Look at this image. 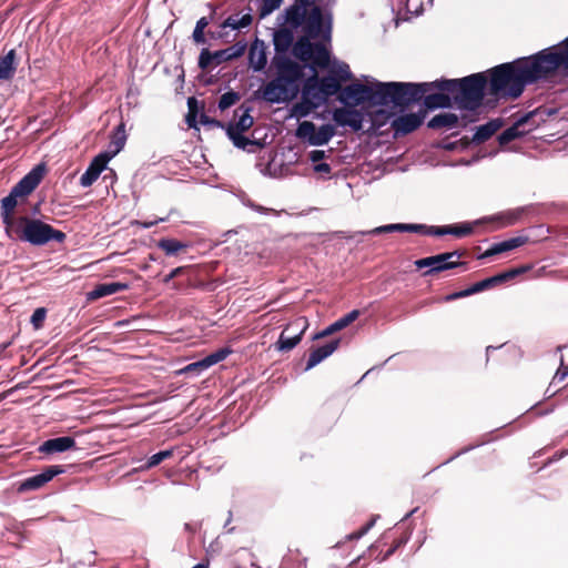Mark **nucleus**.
<instances>
[{"label":"nucleus","mask_w":568,"mask_h":568,"mask_svg":"<svg viewBox=\"0 0 568 568\" xmlns=\"http://www.w3.org/2000/svg\"><path fill=\"white\" fill-rule=\"evenodd\" d=\"M239 100H240V94L237 92H233V91L226 92V93L222 94L219 100V109L224 111V110L231 108L232 105H234Z\"/></svg>","instance_id":"obj_45"},{"label":"nucleus","mask_w":568,"mask_h":568,"mask_svg":"<svg viewBox=\"0 0 568 568\" xmlns=\"http://www.w3.org/2000/svg\"><path fill=\"white\" fill-rule=\"evenodd\" d=\"M544 79L537 54H534L493 68L489 72L488 93L499 99H517L527 84Z\"/></svg>","instance_id":"obj_2"},{"label":"nucleus","mask_w":568,"mask_h":568,"mask_svg":"<svg viewBox=\"0 0 568 568\" xmlns=\"http://www.w3.org/2000/svg\"><path fill=\"white\" fill-rule=\"evenodd\" d=\"M172 456H173L172 449L161 450V452L154 454L153 456L149 457L146 464L141 466V470L142 471L150 470V469L159 466L161 463L172 458Z\"/></svg>","instance_id":"obj_36"},{"label":"nucleus","mask_w":568,"mask_h":568,"mask_svg":"<svg viewBox=\"0 0 568 568\" xmlns=\"http://www.w3.org/2000/svg\"><path fill=\"white\" fill-rule=\"evenodd\" d=\"M527 242H528V237L527 236H516V237H513V239H509V240L496 243V244L491 245L481 255V257L483 258L484 257H489V256H493V255H497V254H500V253H504V252H508V251L515 250V248L526 244Z\"/></svg>","instance_id":"obj_21"},{"label":"nucleus","mask_w":568,"mask_h":568,"mask_svg":"<svg viewBox=\"0 0 568 568\" xmlns=\"http://www.w3.org/2000/svg\"><path fill=\"white\" fill-rule=\"evenodd\" d=\"M158 246L165 252L166 255H175L180 251L185 250L187 245L174 239H161Z\"/></svg>","instance_id":"obj_33"},{"label":"nucleus","mask_w":568,"mask_h":568,"mask_svg":"<svg viewBox=\"0 0 568 568\" xmlns=\"http://www.w3.org/2000/svg\"><path fill=\"white\" fill-rule=\"evenodd\" d=\"M250 65L254 71H262L266 63V53L263 48L257 47L256 44L252 45L248 53Z\"/></svg>","instance_id":"obj_27"},{"label":"nucleus","mask_w":568,"mask_h":568,"mask_svg":"<svg viewBox=\"0 0 568 568\" xmlns=\"http://www.w3.org/2000/svg\"><path fill=\"white\" fill-rule=\"evenodd\" d=\"M460 256V252L454 251L417 260L415 264L417 268L428 267L429 270L425 274H433L462 265V263L458 262Z\"/></svg>","instance_id":"obj_10"},{"label":"nucleus","mask_w":568,"mask_h":568,"mask_svg":"<svg viewBox=\"0 0 568 568\" xmlns=\"http://www.w3.org/2000/svg\"><path fill=\"white\" fill-rule=\"evenodd\" d=\"M358 315L359 312L357 310L347 313L346 315L335 321V327H337L339 331L344 329L345 327L351 325L355 320H357Z\"/></svg>","instance_id":"obj_51"},{"label":"nucleus","mask_w":568,"mask_h":568,"mask_svg":"<svg viewBox=\"0 0 568 568\" xmlns=\"http://www.w3.org/2000/svg\"><path fill=\"white\" fill-rule=\"evenodd\" d=\"M332 118L338 126H349L353 131L363 129L364 114L355 106L337 108L333 111Z\"/></svg>","instance_id":"obj_12"},{"label":"nucleus","mask_w":568,"mask_h":568,"mask_svg":"<svg viewBox=\"0 0 568 568\" xmlns=\"http://www.w3.org/2000/svg\"><path fill=\"white\" fill-rule=\"evenodd\" d=\"M64 468L61 465H53L43 468L42 473L37 474L32 477H28L19 484L18 491H32L42 488L44 485L50 483L55 476L63 474Z\"/></svg>","instance_id":"obj_11"},{"label":"nucleus","mask_w":568,"mask_h":568,"mask_svg":"<svg viewBox=\"0 0 568 568\" xmlns=\"http://www.w3.org/2000/svg\"><path fill=\"white\" fill-rule=\"evenodd\" d=\"M242 50L243 49L235 50L234 47H231L225 50H219V51L213 52L214 64L215 65L221 64L224 61H227L232 58L240 55L242 53Z\"/></svg>","instance_id":"obj_42"},{"label":"nucleus","mask_w":568,"mask_h":568,"mask_svg":"<svg viewBox=\"0 0 568 568\" xmlns=\"http://www.w3.org/2000/svg\"><path fill=\"white\" fill-rule=\"evenodd\" d=\"M448 234L447 225L446 226H428L425 224V230L423 231V235H436L442 236Z\"/></svg>","instance_id":"obj_56"},{"label":"nucleus","mask_w":568,"mask_h":568,"mask_svg":"<svg viewBox=\"0 0 568 568\" xmlns=\"http://www.w3.org/2000/svg\"><path fill=\"white\" fill-rule=\"evenodd\" d=\"M339 329L337 327H335V322L332 323L329 326H327L325 329H323L322 332H320L318 334H316L314 336V338H323V337H326L331 334H334L336 332H338Z\"/></svg>","instance_id":"obj_59"},{"label":"nucleus","mask_w":568,"mask_h":568,"mask_svg":"<svg viewBox=\"0 0 568 568\" xmlns=\"http://www.w3.org/2000/svg\"><path fill=\"white\" fill-rule=\"evenodd\" d=\"M44 175V166L37 165L24 175L1 200V219L7 232L22 242L41 246L50 241L62 243L65 234L38 219L28 216L14 217L13 212L19 204L37 189Z\"/></svg>","instance_id":"obj_1"},{"label":"nucleus","mask_w":568,"mask_h":568,"mask_svg":"<svg viewBox=\"0 0 568 568\" xmlns=\"http://www.w3.org/2000/svg\"><path fill=\"white\" fill-rule=\"evenodd\" d=\"M112 159V154L109 153H100L97 155L87 171L80 178V184L83 187H88L92 185L101 172L105 169L108 162Z\"/></svg>","instance_id":"obj_16"},{"label":"nucleus","mask_w":568,"mask_h":568,"mask_svg":"<svg viewBox=\"0 0 568 568\" xmlns=\"http://www.w3.org/2000/svg\"><path fill=\"white\" fill-rule=\"evenodd\" d=\"M317 0H295L294 4L285 10V22L291 27H297L301 24L305 16L307 6H312Z\"/></svg>","instance_id":"obj_19"},{"label":"nucleus","mask_w":568,"mask_h":568,"mask_svg":"<svg viewBox=\"0 0 568 568\" xmlns=\"http://www.w3.org/2000/svg\"><path fill=\"white\" fill-rule=\"evenodd\" d=\"M310 61L322 69L329 65V52L324 43H315Z\"/></svg>","instance_id":"obj_29"},{"label":"nucleus","mask_w":568,"mask_h":568,"mask_svg":"<svg viewBox=\"0 0 568 568\" xmlns=\"http://www.w3.org/2000/svg\"><path fill=\"white\" fill-rule=\"evenodd\" d=\"M213 63H214L213 52H210L207 49H203L202 52L200 53L199 67L201 69H207Z\"/></svg>","instance_id":"obj_53"},{"label":"nucleus","mask_w":568,"mask_h":568,"mask_svg":"<svg viewBox=\"0 0 568 568\" xmlns=\"http://www.w3.org/2000/svg\"><path fill=\"white\" fill-rule=\"evenodd\" d=\"M458 124V116L455 113H440L433 116L427 126L433 130L446 129L452 130L455 129Z\"/></svg>","instance_id":"obj_25"},{"label":"nucleus","mask_w":568,"mask_h":568,"mask_svg":"<svg viewBox=\"0 0 568 568\" xmlns=\"http://www.w3.org/2000/svg\"><path fill=\"white\" fill-rule=\"evenodd\" d=\"M338 345L339 339H333L323 346L311 349L305 365V371L312 369L329 355H332L337 349Z\"/></svg>","instance_id":"obj_18"},{"label":"nucleus","mask_w":568,"mask_h":568,"mask_svg":"<svg viewBox=\"0 0 568 568\" xmlns=\"http://www.w3.org/2000/svg\"><path fill=\"white\" fill-rule=\"evenodd\" d=\"M209 24V21L205 17H202L200 20H197L196 22V26H195V29L193 31V40L196 42V43H204L205 42V38H204V29L207 27Z\"/></svg>","instance_id":"obj_48"},{"label":"nucleus","mask_w":568,"mask_h":568,"mask_svg":"<svg viewBox=\"0 0 568 568\" xmlns=\"http://www.w3.org/2000/svg\"><path fill=\"white\" fill-rule=\"evenodd\" d=\"M567 376H568V365L565 366L564 364H561V366L556 372V374L550 383V386L557 387L559 385V383L564 382Z\"/></svg>","instance_id":"obj_54"},{"label":"nucleus","mask_w":568,"mask_h":568,"mask_svg":"<svg viewBox=\"0 0 568 568\" xmlns=\"http://www.w3.org/2000/svg\"><path fill=\"white\" fill-rule=\"evenodd\" d=\"M77 446L74 438L71 436H60L50 438L40 444L39 453L43 455H54L65 453Z\"/></svg>","instance_id":"obj_17"},{"label":"nucleus","mask_w":568,"mask_h":568,"mask_svg":"<svg viewBox=\"0 0 568 568\" xmlns=\"http://www.w3.org/2000/svg\"><path fill=\"white\" fill-rule=\"evenodd\" d=\"M436 85V81L423 83L394 82L393 106L408 105L422 100L425 92Z\"/></svg>","instance_id":"obj_8"},{"label":"nucleus","mask_w":568,"mask_h":568,"mask_svg":"<svg viewBox=\"0 0 568 568\" xmlns=\"http://www.w3.org/2000/svg\"><path fill=\"white\" fill-rule=\"evenodd\" d=\"M308 327V321L304 316H300L295 320H293L291 323L287 324V326L283 329L297 338L302 339L303 334Z\"/></svg>","instance_id":"obj_34"},{"label":"nucleus","mask_w":568,"mask_h":568,"mask_svg":"<svg viewBox=\"0 0 568 568\" xmlns=\"http://www.w3.org/2000/svg\"><path fill=\"white\" fill-rule=\"evenodd\" d=\"M317 84L320 85L326 99L336 94L341 89L339 81L337 80V78L333 75H327L317 79Z\"/></svg>","instance_id":"obj_30"},{"label":"nucleus","mask_w":568,"mask_h":568,"mask_svg":"<svg viewBox=\"0 0 568 568\" xmlns=\"http://www.w3.org/2000/svg\"><path fill=\"white\" fill-rule=\"evenodd\" d=\"M307 36L298 39L293 47V54L301 61L307 62L312 58L315 43Z\"/></svg>","instance_id":"obj_26"},{"label":"nucleus","mask_w":568,"mask_h":568,"mask_svg":"<svg viewBox=\"0 0 568 568\" xmlns=\"http://www.w3.org/2000/svg\"><path fill=\"white\" fill-rule=\"evenodd\" d=\"M128 288V284L113 282V283H102L97 285L92 291L87 294L89 301H95L104 296H109L115 294L121 291H125Z\"/></svg>","instance_id":"obj_22"},{"label":"nucleus","mask_w":568,"mask_h":568,"mask_svg":"<svg viewBox=\"0 0 568 568\" xmlns=\"http://www.w3.org/2000/svg\"><path fill=\"white\" fill-rule=\"evenodd\" d=\"M524 270L523 268H513L506 272L507 280L514 278L518 274H520Z\"/></svg>","instance_id":"obj_64"},{"label":"nucleus","mask_w":568,"mask_h":568,"mask_svg":"<svg viewBox=\"0 0 568 568\" xmlns=\"http://www.w3.org/2000/svg\"><path fill=\"white\" fill-rule=\"evenodd\" d=\"M326 156L325 154V151H322V150H313L308 153V159L317 164V163H322L321 161Z\"/></svg>","instance_id":"obj_58"},{"label":"nucleus","mask_w":568,"mask_h":568,"mask_svg":"<svg viewBox=\"0 0 568 568\" xmlns=\"http://www.w3.org/2000/svg\"><path fill=\"white\" fill-rule=\"evenodd\" d=\"M335 133V128L332 124H323L317 128L311 121H303L298 124L295 135L310 145L321 146L327 144Z\"/></svg>","instance_id":"obj_9"},{"label":"nucleus","mask_w":568,"mask_h":568,"mask_svg":"<svg viewBox=\"0 0 568 568\" xmlns=\"http://www.w3.org/2000/svg\"><path fill=\"white\" fill-rule=\"evenodd\" d=\"M332 73L335 74L338 81H347L352 78L349 67L345 62L335 61L332 65Z\"/></svg>","instance_id":"obj_43"},{"label":"nucleus","mask_w":568,"mask_h":568,"mask_svg":"<svg viewBox=\"0 0 568 568\" xmlns=\"http://www.w3.org/2000/svg\"><path fill=\"white\" fill-rule=\"evenodd\" d=\"M16 51L12 49L0 57V80H11L17 70Z\"/></svg>","instance_id":"obj_24"},{"label":"nucleus","mask_w":568,"mask_h":568,"mask_svg":"<svg viewBox=\"0 0 568 568\" xmlns=\"http://www.w3.org/2000/svg\"><path fill=\"white\" fill-rule=\"evenodd\" d=\"M300 338L296 336L283 331L280 335V338L276 343V348L281 352H290L292 351L298 343Z\"/></svg>","instance_id":"obj_37"},{"label":"nucleus","mask_w":568,"mask_h":568,"mask_svg":"<svg viewBox=\"0 0 568 568\" xmlns=\"http://www.w3.org/2000/svg\"><path fill=\"white\" fill-rule=\"evenodd\" d=\"M184 271V267L180 266V267H176V268H173L165 277H164V283H169L171 282L173 278L178 277L179 275L182 274V272Z\"/></svg>","instance_id":"obj_61"},{"label":"nucleus","mask_w":568,"mask_h":568,"mask_svg":"<svg viewBox=\"0 0 568 568\" xmlns=\"http://www.w3.org/2000/svg\"><path fill=\"white\" fill-rule=\"evenodd\" d=\"M527 121V116L519 119L514 125L506 129L499 136L498 142L500 145L508 144L509 142L524 135V132L519 130L520 125Z\"/></svg>","instance_id":"obj_28"},{"label":"nucleus","mask_w":568,"mask_h":568,"mask_svg":"<svg viewBox=\"0 0 568 568\" xmlns=\"http://www.w3.org/2000/svg\"><path fill=\"white\" fill-rule=\"evenodd\" d=\"M536 54L546 79L560 68L568 70V38L559 45L541 50Z\"/></svg>","instance_id":"obj_7"},{"label":"nucleus","mask_w":568,"mask_h":568,"mask_svg":"<svg viewBox=\"0 0 568 568\" xmlns=\"http://www.w3.org/2000/svg\"><path fill=\"white\" fill-rule=\"evenodd\" d=\"M275 77L262 89L263 100L272 104L286 103L295 99L300 92L303 68L286 55L276 54L272 60Z\"/></svg>","instance_id":"obj_3"},{"label":"nucleus","mask_w":568,"mask_h":568,"mask_svg":"<svg viewBox=\"0 0 568 568\" xmlns=\"http://www.w3.org/2000/svg\"><path fill=\"white\" fill-rule=\"evenodd\" d=\"M253 125V118L245 111L237 120L234 129L236 132H245ZM233 128V125H231Z\"/></svg>","instance_id":"obj_50"},{"label":"nucleus","mask_w":568,"mask_h":568,"mask_svg":"<svg viewBox=\"0 0 568 568\" xmlns=\"http://www.w3.org/2000/svg\"><path fill=\"white\" fill-rule=\"evenodd\" d=\"M302 95L317 108H320L327 101L323 91L317 84L316 77H311L305 81L302 90Z\"/></svg>","instance_id":"obj_20"},{"label":"nucleus","mask_w":568,"mask_h":568,"mask_svg":"<svg viewBox=\"0 0 568 568\" xmlns=\"http://www.w3.org/2000/svg\"><path fill=\"white\" fill-rule=\"evenodd\" d=\"M523 209H516L511 211H507L504 213H500L494 217H491L493 221L498 222L499 227L510 226L516 224L519 219L523 215Z\"/></svg>","instance_id":"obj_31"},{"label":"nucleus","mask_w":568,"mask_h":568,"mask_svg":"<svg viewBox=\"0 0 568 568\" xmlns=\"http://www.w3.org/2000/svg\"><path fill=\"white\" fill-rule=\"evenodd\" d=\"M303 26L305 36L313 40H321L323 42L331 41L332 21L328 16L324 18L320 7L314 4L307 6L304 19L300 27ZM298 28V26L296 27Z\"/></svg>","instance_id":"obj_6"},{"label":"nucleus","mask_w":568,"mask_h":568,"mask_svg":"<svg viewBox=\"0 0 568 568\" xmlns=\"http://www.w3.org/2000/svg\"><path fill=\"white\" fill-rule=\"evenodd\" d=\"M373 524H375V518H372L371 520H368L367 524L364 525V527H362L356 532L352 534L351 539L357 540V539L362 538V536H364L366 534V531H368V529L372 528Z\"/></svg>","instance_id":"obj_57"},{"label":"nucleus","mask_w":568,"mask_h":568,"mask_svg":"<svg viewBox=\"0 0 568 568\" xmlns=\"http://www.w3.org/2000/svg\"><path fill=\"white\" fill-rule=\"evenodd\" d=\"M251 23H252V17H251V14L246 13V14H243L242 17H239V16L229 17L224 21L223 27H229L233 30H240V29L248 27Z\"/></svg>","instance_id":"obj_38"},{"label":"nucleus","mask_w":568,"mask_h":568,"mask_svg":"<svg viewBox=\"0 0 568 568\" xmlns=\"http://www.w3.org/2000/svg\"><path fill=\"white\" fill-rule=\"evenodd\" d=\"M164 221H166L165 217H160V219L153 220V221H144V222L135 221V222H133V224H138L144 229H149V227H152V226L156 225L158 223L164 222Z\"/></svg>","instance_id":"obj_60"},{"label":"nucleus","mask_w":568,"mask_h":568,"mask_svg":"<svg viewBox=\"0 0 568 568\" xmlns=\"http://www.w3.org/2000/svg\"><path fill=\"white\" fill-rule=\"evenodd\" d=\"M493 285H494V280H491V277H489V278H486V280L475 283L469 288H470V292L473 295V294L479 293L484 290H487L488 287H490Z\"/></svg>","instance_id":"obj_55"},{"label":"nucleus","mask_w":568,"mask_h":568,"mask_svg":"<svg viewBox=\"0 0 568 568\" xmlns=\"http://www.w3.org/2000/svg\"><path fill=\"white\" fill-rule=\"evenodd\" d=\"M436 85L450 93L459 109L474 111L481 105L487 78L479 72L462 79L436 80Z\"/></svg>","instance_id":"obj_5"},{"label":"nucleus","mask_w":568,"mask_h":568,"mask_svg":"<svg viewBox=\"0 0 568 568\" xmlns=\"http://www.w3.org/2000/svg\"><path fill=\"white\" fill-rule=\"evenodd\" d=\"M314 171L316 173L328 174V173H331V166L327 163H323V162L322 163H317V164L314 165Z\"/></svg>","instance_id":"obj_63"},{"label":"nucleus","mask_w":568,"mask_h":568,"mask_svg":"<svg viewBox=\"0 0 568 568\" xmlns=\"http://www.w3.org/2000/svg\"><path fill=\"white\" fill-rule=\"evenodd\" d=\"M426 114V111L419 110L417 113H408L393 119V138L415 131L423 123Z\"/></svg>","instance_id":"obj_13"},{"label":"nucleus","mask_w":568,"mask_h":568,"mask_svg":"<svg viewBox=\"0 0 568 568\" xmlns=\"http://www.w3.org/2000/svg\"><path fill=\"white\" fill-rule=\"evenodd\" d=\"M471 295V292H470V288H466L464 291H460V292H456V293H453L450 295H448L446 297L447 301H453V300H456V298H460V297H466V296H469Z\"/></svg>","instance_id":"obj_62"},{"label":"nucleus","mask_w":568,"mask_h":568,"mask_svg":"<svg viewBox=\"0 0 568 568\" xmlns=\"http://www.w3.org/2000/svg\"><path fill=\"white\" fill-rule=\"evenodd\" d=\"M424 111L436 110V109H446L450 108L453 104V97L446 90H442L439 87L435 85L427 90L422 98Z\"/></svg>","instance_id":"obj_14"},{"label":"nucleus","mask_w":568,"mask_h":568,"mask_svg":"<svg viewBox=\"0 0 568 568\" xmlns=\"http://www.w3.org/2000/svg\"><path fill=\"white\" fill-rule=\"evenodd\" d=\"M124 143H125L124 124L121 123L118 126L116 133L114 134V136L110 143L111 151H109L108 153L112 154V158H113L115 154H118L123 149Z\"/></svg>","instance_id":"obj_39"},{"label":"nucleus","mask_w":568,"mask_h":568,"mask_svg":"<svg viewBox=\"0 0 568 568\" xmlns=\"http://www.w3.org/2000/svg\"><path fill=\"white\" fill-rule=\"evenodd\" d=\"M258 2V16L261 19L270 16L281 7L284 0H256Z\"/></svg>","instance_id":"obj_40"},{"label":"nucleus","mask_w":568,"mask_h":568,"mask_svg":"<svg viewBox=\"0 0 568 568\" xmlns=\"http://www.w3.org/2000/svg\"><path fill=\"white\" fill-rule=\"evenodd\" d=\"M189 112L186 114V123L190 128H196L197 101L195 98L187 99Z\"/></svg>","instance_id":"obj_47"},{"label":"nucleus","mask_w":568,"mask_h":568,"mask_svg":"<svg viewBox=\"0 0 568 568\" xmlns=\"http://www.w3.org/2000/svg\"><path fill=\"white\" fill-rule=\"evenodd\" d=\"M226 133L233 144L239 149L246 150L250 145H257L256 142L244 136L242 134L243 132H236V130L232 126H229Z\"/></svg>","instance_id":"obj_35"},{"label":"nucleus","mask_w":568,"mask_h":568,"mask_svg":"<svg viewBox=\"0 0 568 568\" xmlns=\"http://www.w3.org/2000/svg\"><path fill=\"white\" fill-rule=\"evenodd\" d=\"M474 224L473 223H463L455 225H447L448 234L463 237L469 235L473 232Z\"/></svg>","instance_id":"obj_44"},{"label":"nucleus","mask_w":568,"mask_h":568,"mask_svg":"<svg viewBox=\"0 0 568 568\" xmlns=\"http://www.w3.org/2000/svg\"><path fill=\"white\" fill-rule=\"evenodd\" d=\"M433 0H405V8L407 13L412 16H419L427 6H432Z\"/></svg>","instance_id":"obj_41"},{"label":"nucleus","mask_w":568,"mask_h":568,"mask_svg":"<svg viewBox=\"0 0 568 568\" xmlns=\"http://www.w3.org/2000/svg\"><path fill=\"white\" fill-rule=\"evenodd\" d=\"M425 224L393 223V232H410L423 235Z\"/></svg>","instance_id":"obj_46"},{"label":"nucleus","mask_w":568,"mask_h":568,"mask_svg":"<svg viewBox=\"0 0 568 568\" xmlns=\"http://www.w3.org/2000/svg\"><path fill=\"white\" fill-rule=\"evenodd\" d=\"M232 353V349L229 347H222L209 355H206L204 358L189 364L183 372L187 374H197L201 373L204 369H207L209 367L224 361L230 354Z\"/></svg>","instance_id":"obj_15"},{"label":"nucleus","mask_w":568,"mask_h":568,"mask_svg":"<svg viewBox=\"0 0 568 568\" xmlns=\"http://www.w3.org/2000/svg\"><path fill=\"white\" fill-rule=\"evenodd\" d=\"M317 109L312 102L306 100L303 95L301 97V101L295 103L291 109V116L296 119L306 118Z\"/></svg>","instance_id":"obj_32"},{"label":"nucleus","mask_w":568,"mask_h":568,"mask_svg":"<svg viewBox=\"0 0 568 568\" xmlns=\"http://www.w3.org/2000/svg\"><path fill=\"white\" fill-rule=\"evenodd\" d=\"M292 42V36L288 32H277L274 38V44L277 51L286 50Z\"/></svg>","instance_id":"obj_49"},{"label":"nucleus","mask_w":568,"mask_h":568,"mask_svg":"<svg viewBox=\"0 0 568 568\" xmlns=\"http://www.w3.org/2000/svg\"><path fill=\"white\" fill-rule=\"evenodd\" d=\"M501 128V121L499 119L490 120L487 123L476 128L473 135V142L483 143L490 139Z\"/></svg>","instance_id":"obj_23"},{"label":"nucleus","mask_w":568,"mask_h":568,"mask_svg":"<svg viewBox=\"0 0 568 568\" xmlns=\"http://www.w3.org/2000/svg\"><path fill=\"white\" fill-rule=\"evenodd\" d=\"M389 99L390 82L376 83L374 85L353 83L345 87L339 95V101L346 105L378 108L368 112L372 128H378L390 119V112L382 109L383 105L388 103Z\"/></svg>","instance_id":"obj_4"},{"label":"nucleus","mask_w":568,"mask_h":568,"mask_svg":"<svg viewBox=\"0 0 568 568\" xmlns=\"http://www.w3.org/2000/svg\"><path fill=\"white\" fill-rule=\"evenodd\" d=\"M45 316L47 311L43 307H39L33 312L31 316V323L36 329L40 328L43 325Z\"/></svg>","instance_id":"obj_52"}]
</instances>
